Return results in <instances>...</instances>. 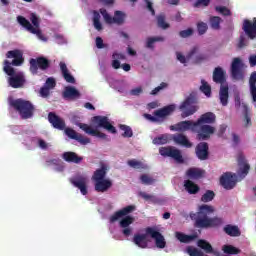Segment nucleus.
<instances>
[{"mask_svg":"<svg viewBox=\"0 0 256 256\" xmlns=\"http://www.w3.org/2000/svg\"><path fill=\"white\" fill-rule=\"evenodd\" d=\"M215 213V208L211 205L202 204L198 207L197 212L190 213V219L194 221V227L196 229H215L221 227L223 224V218L221 217H209Z\"/></svg>","mask_w":256,"mask_h":256,"instance_id":"f257e3e1","label":"nucleus"},{"mask_svg":"<svg viewBox=\"0 0 256 256\" xmlns=\"http://www.w3.org/2000/svg\"><path fill=\"white\" fill-rule=\"evenodd\" d=\"M91 123L93 127L89 126L85 123H79L78 127L84 131L87 135H91L92 137H98V139H104L107 140V134L99 131V129H105L109 133H117V128L112 125L111 122H109V117L107 116H94L91 118Z\"/></svg>","mask_w":256,"mask_h":256,"instance_id":"f03ea898","label":"nucleus"},{"mask_svg":"<svg viewBox=\"0 0 256 256\" xmlns=\"http://www.w3.org/2000/svg\"><path fill=\"white\" fill-rule=\"evenodd\" d=\"M217 121V116L213 112H206L202 114L197 121L195 126L198 129V135L196 139L198 141H209L211 135L215 134L216 128L213 125Z\"/></svg>","mask_w":256,"mask_h":256,"instance_id":"7ed1b4c3","label":"nucleus"},{"mask_svg":"<svg viewBox=\"0 0 256 256\" xmlns=\"http://www.w3.org/2000/svg\"><path fill=\"white\" fill-rule=\"evenodd\" d=\"M135 211V205H128L121 210L116 211L112 216H110L109 221L110 223H115L116 221H119L120 227L123 229L122 233L125 237H129L132 233V229L129 227V225H133V222L135 221V218L131 215ZM124 217V218H123Z\"/></svg>","mask_w":256,"mask_h":256,"instance_id":"20e7f679","label":"nucleus"},{"mask_svg":"<svg viewBox=\"0 0 256 256\" xmlns=\"http://www.w3.org/2000/svg\"><path fill=\"white\" fill-rule=\"evenodd\" d=\"M105 177H107L106 165H102L101 168L94 171L92 181H94V189L97 193H107L113 187V181Z\"/></svg>","mask_w":256,"mask_h":256,"instance_id":"39448f33","label":"nucleus"},{"mask_svg":"<svg viewBox=\"0 0 256 256\" xmlns=\"http://www.w3.org/2000/svg\"><path fill=\"white\" fill-rule=\"evenodd\" d=\"M3 71L9 76L8 83L13 89H21L25 85V74L23 72L15 73V68L11 67L9 60H4Z\"/></svg>","mask_w":256,"mask_h":256,"instance_id":"423d86ee","label":"nucleus"},{"mask_svg":"<svg viewBox=\"0 0 256 256\" xmlns=\"http://www.w3.org/2000/svg\"><path fill=\"white\" fill-rule=\"evenodd\" d=\"M9 105L19 113L21 119H31L35 113V106L30 101L21 98L10 100Z\"/></svg>","mask_w":256,"mask_h":256,"instance_id":"0eeeda50","label":"nucleus"},{"mask_svg":"<svg viewBox=\"0 0 256 256\" xmlns=\"http://www.w3.org/2000/svg\"><path fill=\"white\" fill-rule=\"evenodd\" d=\"M199 103L197 99V92H191L185 100L180 104L179 109L182 111L181 117L182 119H186V117H191V115H195L197 111H199Z\"/></svg>","mask_w":256,"mask_h":256,"instance_id":"6e6552de","label":"nucleus"},{"mask_svg":"<svg viewBox=\"0 0 256 256\" xmlns=\"http://www.w3.org/2000/svg\"><path fill=\"white\" fill-rule=\"evenodd\" d=\"M30 21L31 22H29V20H27V18L23 16H17V22L19 23V25L24 27L26 31H29V33H32L33 35H37V37H41L42 33L39 30V17H37V14L31 13Z\"/></svg>","mask_w":256,"mask_h":256,"instance_id":"1a4fd4ad","label":"nucleus"},{"mask_svg":"<svg viewBox=\"0 0 256 256\" xmlns=\"http://www.w3.org/2000/svg\"><path fill=\"white\" fill-rule=\"evenodd\" d=\"M29 63H30L29 69L32 75H37V73H39V69L41 71H47V69L51 67V61L44 56L31 58L29 60Z\"/></svg>","mask_w":256,"mask_h":256,"instance_id":"9d476101","label":"nucleus"},{"mask_svg":"<svg viewBox=\"0 0 256 256\" xmlns=\"http://www.w3.org/2000/svg\"><path fill=\"white\" fill-rule=\"evenodd\" d=\"M159 153L162 157H171L176 163H185L181 150L177 149L175 146L160 147Z\"/></svg>","mask_w":256,"mask_h":256,"instance_id":"9b49d317","label":"nucleus"},{"mask_svg":"<svg viewBox=\"0 0 256 256\" xmlns=\"http://www.w3.org/2000/svg\"><path fill=\"white\" fill-rule=\"evenodd\" d=\"M171 131H180V132H185V131H191L192 133H196V135H199V130L197 129V126H195V122L191 120H185L178 122L175 125L170 126Z\"/></svg>","mask_w":256,"mask_h":256,"instance_id":"f8f14e48","label":"nucleus"},{"mask_svg":"<svg viewBox=\"0 0 256 256\" xmlns=\"http://www.w3.org/2000/svg\"><path fill=\"white\" fill-rule=\"evenodd\" d=\"M147 234L151 239L155 240V245L158 249H165V247H167L165 236H163V234H161L155 227H147Z\"/></svg>","mask_w":256,"mask_h":256,"instance_id":"ddd939ff","label":"nucleus"},{"mask_svg":"<svg viewBox=\"0 0 256 256\" xmlns=\"http://www.w3.org/2000/svg\"><path fill=\"white\" fill-rule=\"evenodd\" d=\"M243 61H241V58H234L231 64V75L232 79H235L236 81H243Z\"/></svg>","mask_w":256,"mask_h":256,"instance_id":"4468645a","label":"nucleus"},{"mask_svg":"<svg viewBox=\"0 0 256 256\" xmlns=\"http://www.w3.org/2000/svg\"><path fill=\"white\" fill-rule=\"evenodd\" d=\"M87 176L84 175H76L73 178H70V183L79 189L81 195H87L89 191L87 190Z\"/></svg>","mask_w":256,"mask_h":256,"instance_id":"2eb2a0df","label":"nucleus"},{"mask_svg":"<svg viewBox=\"0 0 256 256\" xmlns=\"http://www.w3.org/2000/svg\"><path fill=\"white\" fill-rule=\"evenodd\" d=\"M220 185H222L226 191H231L237 185V175L231 172H225L220 177Z\"/></svg>","mask_w":256,"mask_h":256,"instance_id":"dca6fc26","label":"nucleus"},{"mask_svg":"<svg viewBox=\"0 0 256 256\" xmlns=\"http://www.w3.org/2000/svg\"><path fill=\"white\" fill-rule=\"evenodd\" d=\"M7 59H13L12 62H10V66L13 65V67H21L25 63V58L23 57V51L19 49L10 50L6 53Z\"/></svg>","mask_w":256,"mask_h":256,"instance_id":"f3484780","label":"nucleus"},{"mask_svg":"<svg viewBox=\"0 0 256 256\" xmlns=\"http://www.w3.org/2000/svg\"><path fill=\"white\" fill-rule=\"evenodd\" d=\"M242 29L248 39H256V17L253 18V21L245 19L243 21Z\"/></svg>","mask_w":256,"mask_h":256,"instance_id":"a211bd4d","label":"nucleus"},{"mask_svg":"<svg viewBox=\"0 0 256 256\" xmlns=\"http://www.w3.org/2000/svg\"><path fill=\"white\" fill-rule=\"evenodd\" d=\"M238 175L239 177L245 178L249 175V171L251 169V165L248 164L245 155L239 154L238 155Z\"/></svg>","mask_w":256,"mask_h":256,"instance_id":"6ab92c4d","label":"nucleus"},{"mask_svg":"<svg viewBox=\"0 0 256 256\" xmlns=\"http://www.w3.org/2000/svg\"><path fill=\"white\" fill-rule=\"evenodd\" d=\"M196 157L200 161H207L209 159V144L207 142H200L195 148Z\"/></svg>","mask_w":256,"mask_h":256,"instance_id":"aec40b11","label":"nucleus"},{"mask_svg":"<svg viewBox=\"0 0 256 256\" xmlns=\"http://www.w3.org/2000/svg\"><path fill=\"white\" fill-rule=\"evenodd\" d=\"M65 133L67 137L70 139H74L75 141H78L81 145H88V143H91V139L88 137L83 136L80 133H77L73 128H66Z\"/></svg>","mask_w":256,"mask_h":256,"instance_id":"412c9836","label":"nucleus"},{"mask_svg":"<svg viewBox=\"0 0 256 256\" xmlns=\"http://www.w3.org/2000/svg\"><path fill=\"white\" fill-rule=\"evenodd\" d=\"M48 121L54 129H58L59 131H63V129H65V120L54 112H50L48 114Z\"/></svg>","mask_w":256,"mask_h":256,"instance_id":"4be33fe9","label":"nucleus"},{"mask_svg":"<svg viewBox=\"0 0 256 256\" xmlns=\"http://www.w3.org/2000/svg\"><path fill=\"white\" fill-rule=\"evenodd\" d=\"M149 234L147 233V228L145 229V234H135L133 237V243L140 247V249H147L149 247V240H147Z\"/></svg>","mask_w":256,"mask_h":256,"instance_id":"5701e85b","label":"nucleus"},{"mask_svg":"<svg viewBox=\"0 0 256 256\" xmlns=\"http://www.w3.org/2000/svg\"><path fill=\"white\" fill-rule=\"evenodd\" d=\"M175 112V104H170L161 109H158L154 112L155 117H159V119H165V117H169L172 113Z\"/></svg>","mask_w":256,"mask_h":256,"instance_id":"b1692460","label":"nucleus"},{"mask_svg":"<svg viewBox=\"0 0 256 256\" xmlns=\"http://www.w3.org/2000/svg\"><path fill=\"white\" fill-rule=\"evenodd\" d=\"M225 70L221 67H216L213 71V81L214 83H218L221 86L227 81V77L225 76Z\"/></svg>","mask_w":256,"mask_h":256,"instance_id":"393cba45","label":"nucleus"},{"mask_svg":"<svg viewBox=\"0 0 256 256\" xmlns=\"http://www.w3.org/2000/svg\"><path fill=\"white\" fill-rule=\"evenodd\" d=\"M62 158L67 163H75L76 165H79L83 161V157L77 155L75 152H64Z\"/></svg>","mask_w":256,"mask_h":256,"instance_id":"a878e982","label":"nucleus"},{"mask_svg":"<svg viewBox=\"0 0 256 256\" xmlns=\"http://www.w3.org/2000/svg\"><path fill=\"white\" fill-rule=\"evenodd\" d=\"M60 71L62 73V77L66 80V83H75V77L71 75L69 72V68H67V64L65 62H60L59 63Z\"/></svg>","mask_w":256,"mask_h":256,"instance_id":"bb28decb","label":"nucleus"},{"mask_svg":"<svg viewBox=\"0 0 256 256\" xmlns=\"http://www.w3.org/2000/svg\"><path fill=\"white\" fill-rule=\"evenodd\" d=\"M184 189L187 191V193H189V195H197V193L201 191V187H199V185H197L192 180L184 181Z\"/></svg>","mask_w":256,"mask_h":256,"instance_id":"cd10ccee","label":"nucleus"},{"mask_svg":"<svg viewBox=\"0 0 256 256\" xmlns=\"http://www.w3.org/2000/svg\"><path fill=\"white\" fill-rule=\"evenodd\" d=\"M64 99H79L81 93L73 86H67L63 92Z\"/></svg>","mask_w":256,"mask_h":256,"instance_id":"c85d7f7f","label":"nucleus"},{"mask_svg":"<svg viewBox=\"0 0 256 256\" xmlns=\"http://www.w3.org/2000/svg\"><path fill=\"white\" fill-rule=\"evenodd\" d=\"M199 53L198 46H194L185 57L181 52L176 53L177 60L180 61V63H187V60L191 59L193 56L197 55Z\"/></svg>","mask_w":256,"mask_h":256,"instance_id":"c756f323","label":"nucleus"},{"mask_svg":"<svg viewBox=\"0 0 256 256\" xmlns=\"http://www.w3.org/2000/svg\"><path fill=\"white\" fill-rule=\"evenodd\" d=\"M219 99L223 107H227V105H229V86L220 87Z\"/></svg>","mask_w":256,"mask_h":256,"instance_id":"7c9ffc66","label":"nucleus"},{"mask_svg":"<svg viewBox=\"0 0 256 256\" xmlns=\"http://www.w3.org/2000/svg\"><path fill=\"white\" fill-rule=\"evenodd\" d=\"M203 175H205V170L200 168L192 167L186 171V177L188 179H201Z\"/></svg>","mask_w":256,"mask_h":256,"instance_id":"2f4dec72","label":"nucleus"},{"mask_svg":"<svg viewBox=\"0 0 256 256\" xmlns=\"http://www.w3.org/2000/svg\"><path fill=\"white\" fill-rule=\"evenodd\" d=\"M173 140L178 145H182L187 149H191V147H193V143H191V141H189V138H187V136L183 134H177L176 136H174Z\"/></svg>","mask_w":256,"mask_h":256,"instance_id":"473e14b6","label":"nucleus"},{"mask_svg":"<svg viewBox=\"0 0 256 256\" xmlns=\"http://www.w3.org/2000/svg\"><path fill=\"white\" fill-rule=\"evenodd\" d=\"M224 233L229 235V237H241V230H239V226L227 224L223 228Z\"/></svg>","mask_w":256,"mask_h":256,"instance_id":"72a5a7b5","label":"nucleus"},{"mask_svg":"<svg viewBox=\"0 0 256 256\" xmlns=\"http://www.w3.org/2000/svg\"><path fill=\"white\" fill-rule=\"evenodd\" d=\"M176 239H178L180 243H191V241H195L197 239V235H187L182 232H176Z\"/></svg>","mask_w":256,"mask_h":256,"instance_id":"f704fd0d","label":"nucleus"},{"mask_svg":"<svg viewBox=\"0 0 256 256\" xmlns=\"http://www.w3.org/2000/svg\"><path fill=\"white\" fill-rule=\"evenodd\" d=\"M250 93L254 103H256V71L252 72L249 79Z\"/></svg>","mask_w":256,"mask_h":256,"instance_id":"c9c22d12","label":"nucleus"},{"mask_svg":"<svg viewBox=\"0 0 256 256\" xmlns=\"http://www.w3.org/2000/svg\"><path fill=\"white\" fill-rule=\"evenodd\" d=\"M197 247L206 253H213V246L207 240L200 239L197 241Z\"/></svg>","mask_w":256,"mask_h":256,"instance_id":"e433bc0d","label":"nucleus"},{"mask_svg":"<svg viewBox=\"0 0 256 256\" xmlns=\"http://www.w3.org/2000/svg\"><path fill=\"white\" fill-rule=\"evenodd\" d=\"M165 41V38L161 36H156V37H148L146 40V48L147 49H155V46L153 44L157 42H162Z\"/></svg>","mask_w":256,"mask_h":256,"instance_id":"4c0bfd02","label":"nucleus"},{"mask_svg":"<svg viewBox=\"0 0 256 256\" xmlns=\"http://www.w3.org/2000/svg\"><path fill=\"white\" fill-rule=\"evenodd\" d=\"M127 165H129V167H132V169H148L147 164L135 159L128 160Z\"/></svg>","mask_w":256,"mask_h":256,"instance_id":"58836bf2","label":"nucleus"},{"mask_svg":"<svg viewBox=\"0 0 256 256\" xmlns=\"http://www.w3.org/2000/svg\"><path fill=\"white\" fill-rule=\"evenodd\" d=\"M93 25L97 31L103 30V25L101 24V15L97 11L93 12Z\"/></svg>","mask_w":256,"mask_h":256,"instance_id":"ea45409f","label":"nucleus"},{"mask_svg":"<svg viewBox=\"0 0 256 256\" xmlns=\"http://www.w3.org/2000/svg\"><path fill=\"white\" fill-rule=\"evenodd\" d=\"M222 251H224L226 255H239V253H241V250L233 245H224Z\"/></svg>","mask_w":256,"mask_h":256,"instance_id":"a19ab883","label":"nucleus"},{"mask_svg":"<svg viewBox=\"0 0 256 256\" xmlns=\"http://www.w3.org/2000/svg\"><path fill=\"white\" fill-rule=\"evenodd\" d=\"M119 129L124 132L122 134V137H125V138H128V139L133 137V129H131V126H128V125H125V124H120Z\"/></svg>","mask_w":256,"mask_h":256,"instance_id":"79ce46f5","label":"nucleus"},{"mask_svg":"<svg viewBox=\"0 0 256 256\" xmlns=\"http://www.w3.org/2000/svg\"><path fill=\"white\" fill-rule=\"evenodd\" d=\"M139 197H142L144 201H150L151 203H159V198L155 195L148 194L147 192H139Z\"/></svg>","mask_w":256,"mask_h":256,"instance_id":"37998d69","label":"nucleus"},{"mask_svg":"<svg viewBox=\"0 0 256 256\" xmlns=\"http://www.w3.org/2000/svg\"><path fill=\"white\" fill-rule=\"evenodd\" d=\"M114 23H116V25H123L125 23V14L119 10L115 11Z\"/></svg>","mask_w":256,"mask_h":256,"instance_id":"c03bdc74","label":"nucleus"},{"mask_svg":"<svg viewBox=\"0 0 256 256\" xmlns=\"http://www.w3.org/2000/svg\"><path fill=\"white\" fill-rule=\"evenodd\" d=\"M215 199V192L213 190H207L201 197L202 203H210Z\"/></svg>","mask_w":256,"mask_h":256,"instance_id":"a18cd8bd","label":"nucleus"},{"mask_svg":"<svg viewBox=\"0 0 256 256\" xmlns=\"http://www.w3.org/2000/svg\"><path fill=\"white\" fill-rule=\"evenodd\" d=\"M99 12H100L101 15L103 16L105 23H107L108 25H113V23H114V17H112L111 15H109V13L107 12V9L101 8V9L99 10Z\"/></svg>","mask_w":256,"mask_h":256,"instance_id":"49530a36","label":"nucleus"},{"mask_svg":"<svg viewBox=\"0 0 256 256\" xmlns=\"http://www.w3.org/2000/svg\"><path fill=\"white\" fill-rule=\"evenodd\" d=\"M140 181L142 185H153L157 180L147 174H142L140 176Z\"/></svg>","mask_w":256,"mask_h":256,"instance_id":"de8ad7c7","label":"nucleus"},{"mask_svg":"<svg viewBox=\"0 0 256 256\" xmlns=\"http://www.w3.org/2000/svg\"><path fill=\"white\" fill-rule=\"evenodd\" d=\"M201 83L200 91L204 93L206 97H211V86L205 80H201Z\"/></svg>","mask_w":256,"mask_h":256,"instance_id":"09e8293b","label":"nucleus"},{"mask_svg":"<svg viewBox=\"0 0 256 256\" xmlns=\"http://www.w3.org/2000/svg\"><path fill=\"white\" fill-rule=\"evenodd\" d=\"M157 24L161 29H169V23L165 22V14H160L157 16Z\"/></svg>","mask_w":256,"mask_h":256,"instance_id":"8fccbe9b","label":"nucleus"},{"mask_svg":"<svg viewBox=\"0 0 256 256\" xmlns=\"http://www.w3.org/2000/svg\"><path fill=\"white\" fill-rule=\"evenodd\" d=\"M244 107V123H245V127H251L252 123H251V116L249 115V108L247 107V105H243Z\"/></svg>","mask_w":256,"mask_h":256,"instance_id":"3c124183","label":"nucleus"},{"mask_svg":"<svg viewBox=\"0 0 256 256\" xmlns=\"http://www.w3.org/2000/svg\"><path fill=\"white\" fill-rule=\"evenodd\" d=\"M210 24H211L212 29H220L221 17L213 16L212 18H210Z\"/></svg>","mask_w":256,"mask_h":256,"instance_id":"603ef678","label":"nucleus"},{"mask_svg":"<svg viewBox=\"0 0 256 256\" xmlns=\"http://www.w3.org/2000/svg\"><path fill=\"white\" fill-rule=\"evenodd\" d=\"M216 11L220 13L221 15H224V17L231 16V10L225 6H216Z\"/></svg>","mask_w":256,"mask_h":256,"instance_id":"864d4df0","label":"nucleus"},{"mask_svg":"<svg viewBox=\"0 0 256 256\" xmlns=\"http://www.w3.org/2000/svg\"><path fill=\"white\" fill-rule=\"evenodd\" d=\"M168 141L169 139L165 135H162L153 139L154 145H166Z\"/></svg>","mask_w":256,"mask_h":256,"instance_id":"5fc2aeb1","label":"nucleus"},{"mask_svg":"<svg viewBox=\"0 0 256 256\" xmlns=\"http://www.w3.org/2000/svg\"><path fill=\"white\" fill-rule=\"evenodd\" d=\"M197 29H198L199 35H205V33H207V29H208L207 23L199 22L197 24Z\"/></svg>","mask_w":256,"mask_h":256,"instance_id":"6e6d98bb","label":"nucleus"},{"mask_svg":"<svg viewBox=\"0 0 256 256\" xmlns=\"http://www.w3.org/2000/svg\"><path fill=\"white\" fill-rule=\"evenodd\" d=\"M247 45H248V42H247V38L245 37V34H241L237 44L238 49H243V47H247Z\"/></svg>","mask_w":256,"mask_h":256,"instance_id":"4d7b16f0","label":"nucleus"},{"mask_svg":"<svg viewBox=\"0 0 256 256\" xmlns=\"http://www.w3.org/2000/svg\"><path fill=\"white\" fill-rule=\"evenodd\" d=\"M179 35L182 39H187V37H191V35H193V29L188 28L186 30H182L179 32Z\"/></svg>","mask_w":256,"mask_h":256,"instance_id":"13d9d810","label":"nucleus"},{"mask_svg":"<svg viewBox=\"0 0 256 256\" xmlns=\"http://www.w3.org/2000/svg\"><path fill=\"white\" fill-rule=\"evenodd\" d=\"M163 89H167V83L162 82L158 87L154 88L151 91V95H157V93H159V91H163Z\"/></svg>","mask_w":256,"mask_h":256,"instance_id":"bf43d9fd","label":"nucleus"},{"mask_svg":"<svg viewBox=\"0 0 256 256\" xmlns=\"http://www.w3.org/2000/svg\"><path fill=\"white\" fill-rule=\"evenodd\" d=\"M211 3V0H197L194 3V7H207Z\"/></svg>","mask_w":256,"mask_h":256,"instance_id":"052dcab7","label":"nucleus"},{"mask_svg":"<svg viewBox=\"0 0 256 256\" xmlns=\"http://www.w3.org/2000/svg\"><path fill=\"white\" fill-rule=\"evenodd\" d=\"M57 85V83L55 82V78H48L46 80V87L48 89H55V86Z\"/></svg>","mask_w":256,"mask_h":256,"instance_id":"680f3d73","label":"nucleus"},{"mask_svg":"<svg viewBox=\"0 0 256 256\" xmlns=\"http://www.w3.org/2000/svg\"><path fill=\"white\" fill-rule=\"evenodd\" d=\"M146 8L150 11L151 15L155 16V9L153 8V2L150 0H145Z\"/></svg>","mask_w":256,"mask_h":256,"instance_id":"e2e57ef3","label":"nucleus"},{"mask_svg":"<svg viewBox=\"0 0 256 256\" xmlns=\"http://www.w3.org/2000/svg\"><path fill=\"white\" fill-rule=\"evenodd\" d=\"M206 59H207V56H205V54H198L194 59V63L196 64L203 63V61H205Z\"/></svg>","mask_w":256,"mask_h":256,"instance_id":"0e129e2a","label":"nucleus"},{"mask_svg":"<svg viewBox=\"0 0 256 256\" xmlns=\"http://www.w3.org/2000/svg\"><path fill=\"white\" fill-rule=\"evenodd\" d=\"M140 93H143V88L137 87L130 91V95H133L134 97H138Z\"/></svg>","mask_w":256,"mask_h":256,"instance_id":"69168bd1","label":"nucleus"},{"mask_svg":"<svg viewBox=\"0 0 256 256\" xmlns=\"http://www.w3.org/2000/svg\"><path fill=\"white\" fill-rule=\"evenodd\" d=\"M50 88H47V86H44L40 89V95L41 97H47L50 93Z\"/></svg>","mask_w":256,"mask_h":256,"instance_id":"338daca9","label":"nucleus"},{"mask_svg":"<svg viewBox=\"0 0 256 256\" xmlns=\"http://www.w3.org/2000/svg\"><path fill=\"white\" fill-rule=\"evenodd\" d=\"M249 63H250V67H255L256 66V54L251 55L249 57Z\"/></svg>","mask_w":256,"mask_h":256,"instance_id":"774afa93","label":"nucleus"}]
</instances>
